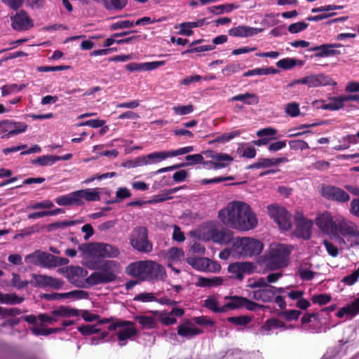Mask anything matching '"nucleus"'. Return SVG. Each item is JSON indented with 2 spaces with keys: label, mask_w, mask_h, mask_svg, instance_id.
Returning <instances> with one entry per match:
<instances>
[{
  "label": "nucleus",
  "mask_w": 359,
  "mask_h": 359,
  "mask_svg": "<svg viewBox=\"0 0 359 359\" xmlns=\"http://www.w3.org/2000/svg\"><path fill=\"white\" fill-rule=\"evenodd\" d=\"M218 217L225 226L243 231L255 229L258 223L251 207L239 201L229 203L218 212Z\"/></svg>",
  "instance_id": "obj_1"
},
{
  "label": "nucleus",
  "mask_w": 359,
  "mask_h": 359,
  "mask_svg": "<svg viewBox=\"0 0 359 359\" xmlns=\"http://www.w3.org/2000/svg\"><path fill=\"white\" fill-rule=\"evenodd\" d=\"M126 273L141 282L163 280L166 277L164 267L151 260L132 262L126 268Z\"/></svg>",
  "instance_id": "obj_2"
},
{
  "label": "nucleus",
  "mask_w": 359,
  "mask_h": 359,
  "mask_svg": "<svg viewBox=\"0 0 359 359\" xmlns=\"http://www.w3.org/2000/svg\"><path fill=\"white\" fill-rule=\"evenodd\" d=\"M290 250L283 244H272L268 250L259 257L258 264L269 271L277 270L288 265Z\"/></svg>",
  "instance_id": "obj_3"
},
{
  "label": "nucleus",
  "mask_w": 359,
  "mask_h": 359,
  "mask_svg": "<svg viewBox=\"0 0 359 359\" xmlns=\"http://www.w3.org/2000/svg\"><path fill=\"white\" fill-rule=\"evenodd\" d=\"M130 243L137 251L149 253L153 250V244L148 238V229L145 226L135 227L130 236Z\"/></svg>",
  "instance_id": "obj_4"
},
{
  "label": "nucleus",
  "mask_w": 359,
  "mask_h": 359,
  "mask_svg": "<svg viewBox=\"0 0 359 359\" xmlns=\"http://www.w3.org/2000/svg\"><path fill=\"white\" fill-rule=\"evenodd\" d=\"M233 245L236 249H241L238 252L243 257L258 255L264 248L262 242L249 237L237 238Z\"/></svg>",
  "instance_id": "obj_5"
},
{
  "label": "nucleus",
  "mask_w": 359,
  "mask_h": 359,
  "mask_svg": "<svg viewBox=\"0 0 359 359\" xmlns=\"http://www.w3.org/2000/svg\"><path fill=\"white\" fill-rule=\"evenodd\" d=\"M116 267L114 261L107 260L104 262L100 266L102 271L93 272L86 279V282L89 285H94L99 283H107L115 280L116 275L114 269Z\"/></svg>",
  "instance_id": "obj_6"
},
{
  "label": "nucleus",
  "mask_w": 359,
  "mask_h": 359,
  "mask_svg": "<svg viewBox=\"0 0 359 359\" xmlns=\"http://www.w3.org/2000/svg\"><path fill=\"white\" fill-rule=\"evenodd\" d=\"M269 215L283 230H289L292 227L290 215L283 207L268 206Z\"/></svg>",
  "instance_id": "obj_7"
},
{
  "label": "nucleus",
  "mask_w": 359,
  "mask_h": 359,
  "mask_svg": "<svg viewBox=\"0 0 359 359\" xmlns=\"http://www.w3.org/2000/svg\"><path fill=\"white\" fill-rule=\"evenodd\" d=\"M135 323L132 321L118 320L112 322L108 327L109 330H114L118 327H123L117 333L119 341H123L137 334V330L134 327Z\"/></svg>",
  "instance_id": "obj_8"
},
{
  "label": "nucleus",
  "mask_w": 359,
  "mask_h": 359,
  "mask_svg": "<svg viewBox=\"0 0 359 359\" xmlns=\"http://www.w3.org/2000/svg\"><path fill=\"white\" fill-rule=\"evenodd\" d=\"M187 262L194 269L208 272H217L220 270V264L205 257H187Z\"/></svg>",
  "instance_id": "obj_9"
},
{
  "label": "nucleus",
  "mask_w": 359,
  "mask_h": 359,
  "mask_svg": "<svg viewBox=\"0 0 359 359\" xmlns=\"http://www.w3.org/2000/svg\"><path fill=\"white\" fill-rule=\"evenodd\" d=\"M330 79L324 74H315L297 79L287 84V88H292L296 84H305L309 88L325 86L330 84Z\"/></svg>",
  "instance_id": "obj_10"
},
{
  "label": "nucleus",
  "mask_w": 359,
  "mask_h": 359,
  "mask_svg": "<svg viewBox=\"0 0 359 359\" xmlns=\"http://www.w3.org/2000/svg\"><path fill=\"white\" fill-rule=\"evenodd\" d=\"M11 27L16 31H26L34 27V22L24 10L11 17Z\"/></svg>",
  "instance_id": "obj_11"
},
{
  "label": "nucleus",
  "mask_w": 359,
  "mask_h": 359,
  "mask_svg": "<svg viewBox=\"0 0 359 359\" xmlns=\"http://www.w3.org/2000/svg\"><path fill=\"white\" fill-rule=\"evenodd\" d=\"M322 196L328 200L339 203H346L350 200V196L348 193L342 189L332 185L323 187Z\"/></svg>",
  "instance_id": "obj_12"
},
{
  "label": "nucleus",
  "mask_w": 359,
  "mask_h": 359,
  "mask_svg": "<svg viewBox=\"0 0 359 359\" xmlns=\"http://www.w3.org/2000/svg\"><path fill=\"white\" fill-rule=\"evenodd\" d=\"M295 235L304 240L309 239L311 236L313 222L306 219L302 214L297 213L295 216Z\"/></svg>",
  "instance_id": "obj_13"
},
{
  "label": "nucleus",
  "mask_w": 359,
  "mask_h": 359,
  "mask_svg": "<svg viewBox=\"0 0 359 359\" xmlns=\"http://www.w3.org/2000/svg\"><path fill=\"white\" fill-rule=\"evenodd\" d=\"M319 229L328 235L334 236L336 232L337 219L334 220L330 212H324L319 215L316 220Z\"/></svg>",
  "instance_id": "obj_14"
},
{
  "label": "nucleus",
  "mask_w": 359,
  "mask_h": 359,
  "mask_svg": "<svg viewBox=\"0 0 359 359\" xmlns=\"http://www.w3.org/2000/svg\"><path fill=\"white\" fill-rule=\"evenodd\" d=\"M282 276L280 273H273L267 276L266 281L264 278H259L258 280L255 281L253 283L250 284L252 287H259L256 292H283L282 288L276 289L271 287L267 283H274Z\"/></svg>",
  "instance_id": "obj_15"
},
{
  "label": "nucleus",
  "mask_w": 359,
  "mask_h": 359,
  "mask_svg": "<svg viewBox=\"0 0 359 359\" xmlns=\"http://www.w3.org/2000/svg\"><path fill=\"white\" fill-rule=\"evenodd\" d=\"M228 271L234 278L242 280L245 273L253 272V264L250 262H234L229 265Z\"/></svg>",
  "instance_id": "obj_16"
},
{
  "label": "nucleus",
  "mask_w": 359,
  "mask_h": 359,
  "mask_svg": "<svg viewBox=\"0 0 359 359\" xmlns=\"http://www.w3.org/2000/svg\"><path fill=\"white\" fill-rule=\"evenodd\" d=\"M342 6H336V5H327L320 7L313 8L311 9V12L313 13H323L321 14L314 15V16H309L306 18L309 21H314V22H318L320 20H323L324 19H327L330 17H332L334 15L335 13H330L331 11L337 9H341L342 8Z\"/></svg>",
  "instance_id": "obj_17"
},
{
  "label": "nucleus",
  "mask_w": 359,
  "mask_h": 359,
  "mask_svg": "<svg viewBox=\"0 0 359 359\" xmlns=\"http://www.w3.org/2000/svg\"><path fill=\"white\" fill-rule=\"evenodd\" d=\"M357 228L356 225L351 221L344 218L337 219L336 232L333 236L341 235L344 237L351 238Z\"/></svg>",
  "instance_id": "obj_18"
},
{
  "label": "nucleus",
  "mask_w": 359,
  "mask_h": 359,
  "mask_svg": "<svg viewBox=\"0 0 359 359\" xmlns=\"http://www.w3.org/2000/svg\"><path fill=\"white\" fill-rule=\"evenodd\" d=\"M33 278L34 284L41 287L49 286L53 289L59 290L64 284L63 281L48 276L33 274Z\"/></svg>",
  "instance_id": "obj_19"
},
{
  "label": "nucleus",
  "mask_w": 359,
  "mask_h": 359,
  "mask_svg": "<svg viewBox=\"0 0 359 359\" xmlns=\"http://www.w3.org/2000/svg\"><path fill=\"white\" fill-rule=\"evenodd\" d=\"M66 277L72 283L79 285L81 278H85L88 271L79 266H70L65 269Z\"/></svg>",
  "instance_id": "obj_20"
},
{
  "label": "nucleus",
  "mask_w": 359,
  "mask_h": 359,
  "mask_svg": "<svg viewBox=\"0 0 359 359\" xmlns=\"http://www.w3.org/2000/svg\"><path fill=\"white\" fill-rule=\"evenodd\" d=\"M262 29L240 25L229 30V34L236 37H249L258 34Z\"/></svg>",
  "instance_id": "obj_21"
},
{
  "label": "nucleus",
  "mask_w": 359,
  "mask_h": 359,
  "mask_svg": "<svg viewBox=\"0 0 359 359\" xmlns=\"http://www.w3.org/2000/svg\"><path fill=\"white\" fill-rule=\"evenodd\" d=\"M359 313V298L354 299L343 307L340 308L337 313L338 318H343L346 316L352 318Z\"/></svg>",
  "instance_id": "obj_22"
},
{
  "label": "nucleus",
  "mask_w": 359,
  "mask_h": 359,
  "mask_svg": "<svg viewBox=\"0 0 359 359\" xmlns=\"http://www.w3.org/2000/svg\"><path fill=\"white\" fill-rule=\"evenodd\" d=\"M89 293H41V298L48 301L62 299H88Z\"/></svg>",
  "instance_id": "obj_23"
},
{
  "label": "nucleus",
  "mask_w": 359,
  "mask_h": 359,
  "mask_svg": "<svg viewBox=\"0 0 359 359\" xmlns=\"http://www.w3.org/2000/svg\"><path fill=\"white\" fill-rule=\"evenodd\" d=\"M27 128V125L23 122H15L6 120L4 131H8V133L4 135L2 138H9L11 136L23 133Z\"/></svg>",
  "instance_id": "obj_24"
},
{
  "label": "nucleus",
  "mask_w": 359,
  "mask_h": 359,
  "mask_svg": "<svg viewBox=\"0 0 359 359\" xmlns=\"http://www.w3.org/2000/svg\"><path fill=\"white\" fill-rule=\"evenodd\" d=\"M77 200H78V205H81L83 204L82 199L84 198L87 201H100V193L97 191V189H81L76 191Z\"/></svg>",
  "instance_id": "obj_25"
},
{
  "label": "nucleus",
  "mask_w": 359,
  "mask_h": 359,
  "mask_svg": "<svg viewBox=\"0 0 359 359\" xmlns=\"http://www.w3.org/2000/svg\"><path fill=\"white\" fill-rule=\"evenodd\" d=\"M233 232L229 229L216 230L212 233V240L216 243L227 245L233 241Z\"/></svg>",
  "instance_id": "obj_26"
},
{
  "label": "nucleus",
  "mask_w": 359,
  "mask_h": 359,
  "mask_svg": "<svg viewBox=\"0 0 359 359\" xmlns=\"http://www.w3.org/2000/svg\"><path fill=\"white\" fill-rule=\"evenodd\" d=\"M224 299L229 300V302L222 306V311H224V313L229 310H235L243 307L245 302H247V298L239 296H227Z\"/></svg>",
  "instance_id": "obj_27"
},
{
  "label": "nucleus",
  "mask_w": 359,
  "mask_h": 359,
  "mask_svg": "<svg viewBox=\"0 0 359 359\" xmlns=\"http://www.w3.org/2000/svg\"><path fill=\"white\" fill-rule=\"evenodd\" d=\"M95 250L101 257H116L119 255L116 248L107 243H97Z\"/></svg>",
  "instance_id": "obj_28"
},
{
  "label": "nucleus",
  "mask_w": 359,
  "mask_h": 359,
  "mask_svg": "<svg viewBox=\"0 0 359 359\" xmlns=\"http://www.w3.org/2000/svg\"><path fill=\"white\" fill-rule=\"evenodd\" d=\"M231 101H241L248 105H255L259 102V97L255 93H245L232 97Z\"/></svg>",
  "instance_id": "obj_29"
},
{
  "label": "nucleus",
  "mask_w": 359,
  "mask_h": 359,
  "mask_svg": "<svg viewBox=\"0 0 359 359\" xmlns=\"http://www.w3.org/2000/svg\"><path fill=\"white\" fill-rule=\"evenodd\" d=\"M312 265L309 262H302L297 269V274L303 280H311L315 277V272L311 268Z\"/></svg>",
  "instance_id": "obj_30"
},
{
  "label": "nucleus",
  "mask_w": 359,
  "mask_h": 359,
  "mask_svg": "<svg viewBox=\"0 0 359 359\" xmlns=\"http://www.w3.org/2000/svg\"><path fill=\"white\" fill-rule=\"evenodd\" d=\"M55 201L57 205L62 206H68L72 205H78V200L76 191L67 195L60 196L57 197Z\"/></svg>",
  "instance_id": "obj_31"
},
{
  "label": "nucleus",
  "mask_w": 359,
  "mask_h": 359,
  "mask_svg": "<svg viewBox=\"0 0 359 359\" xmlns=\"http://www.w3.org/2000/svg\"><path fill=\"white\" fill-rule=\"evenodd\" d=\"M202 333V330L198 327H190L186 325H180L177 327V334L187 339H191L193 337Z\"/></svg>",
  "instance_id": "obj_32"
},
{
  "label": "nucleus",
  "mask_w": 359,
  "mask_h": 359,
  "mask_svg": "<svg viewBox=\"0 0 359 359\" xmlns=\"http://www.w3.org/2000/svg\"><path fill=\"white\" fill-rule=\"evenodd\" d=\"M346 102L344 95L334 97L331 98V102L322 106V109L330 111L341 109L344 106Z\"/></svg>",
  "instance_id": "obj_33"
},
{
  "label": "nucleus",
  "mask_w": 359,
  "mask_h": 359,
  "mask_svg": "<svg viewBox=\"0 0 359 359\" xmlns=\"http://www.w3.org/2000/svg\"><path fill=\"white\" fill-rule=\"evenodd\" d=\"M304 64V62L303 60H298L292 57H285L280 60L276 62V65L278 67L285 70L290 69L297 65L299 67H302Z\"/></svg>",
  "instance_id": "obj_34"
},
{
  "label": "nucleus",
  "mask_w": 359,
  "mask_h": 359,
  "mask_svg": "<svg viewBox=\"0 0 359 359\" xmlns=\"http://www.w3.org/2000/svg\"><path fill=\"white\" fill-rule=\"evenodd\" d=\"M135 319L140 323L142 329H152L156 327V321L154 316H135Z\"/></svg>",
  "instance_id": "obj_35"
},
{
  "label": "nucleus",
  "mask_w": 359,
  "mask_h": 359,
  "mask_svg": "<svg viewBox=\"0 0 359 359\" xmlns=\"http://www.w3.org/2000/svg\"><path fill=\"white\" fill-rule=\"evenodd\" d=\"M58 161L57 156L54 155H44L37 157L36 159L32 160L31 163L34 165H39L41 166L52 165Z\"/></svg>",
  "instance_id": "obj_36"
},
{
  "label": "nucleus",
  "mask_w": 359,
  "mask_h": 359,
  "mask_svg": "<svg viewBox=\"0 0 359 359\" xmlns=\"http://www.w3.org/2000/svg\"><path fill=\"white\" fill-rule=\"evenodd\" d=\"M128 4V0H104V7L108 11H121Z\"/></svg>",
  "instance_id": "obj_37"
},
{
  "label": "nucleus",
  "mask_w": 359,
  "mask_h": 359,
  "mask_svg": "<svg viewBox=\"0 0 359 359\" xmlns=\"http://www.w3.org/2000/svg\"><path fill=\"white\" fill-rule=\"evenodd\" d=\"M209 156L215 160L217 163L222 165V168L227 167L233 161L231 156L224 153H212Z\"/></svg>",
  "instance_id": "obj_38"
},
{
  "label": "nucleus",
  "mask_w": 359,
  "mask_h": 359,
  "mask_svg": "<svg viewBox=\"0 0 359 359\" xmlns=\"http://www.w3.org/2000/svg\"><path fill=\"white\" fill-rule=\"evenodd\" d=\"M24 300L23 297L15 295V293H0V303L6 304H18Z\"/></svg>",
  "instance_id": "obj_39"
},
{
  "label": "nucleus",
  "mask_w": 359,
  "mask_h": 359,
  "mask_svg": "<svg viewBox=\"0 0 359 359\" xmlns=\"http://www.w3.org/2000/svg\"><path fill=\"white\" fill-rule=\"evenodd\" d=\"M170 157H172L170 151L153 152L147 155L148 161H151V164L156 163Z\"/></svg>",
  "instance_id": "obj_40"
},
{
  "label": "nucleus",
  "mask_w": 359,
  "mask_h": 359,
  "mask_svg": "<svg viewBox=\"0 0 359 359\" xmlns=\"http://www.w3.org/2000/svg\"><path fill=\"white\" fill-rule=\"evenodd\" d=\"M43 251L35 250L33 253L27 255L25 260L27 263L35 266H42Z\"/></svg>",
  "instance_id": "obj_41"
},
{
  "label": "nucleus",
  "mask_w": 359,
  "mask_h": 359,
  "mask_svg": "<svg viewBox=\"0 0 359 359\" xmlns=\"http://www.w3.org/2000/svg\"><path fill=\"white\" fill-rule=\"evenodd\" d=\"M79 310L75 309H69L65 306H60L57 309L52 311V314L55 316L70 317L79 316Z\"/></svg>",
  "instance_id": "obj_42"
},
{
  "label": "nucleus",
  "mask_w": 359,
  "mask_h": 359,
  "mask_svg": "<svg viewBox=\"0 0 359 359\" xmlns=\"http://www.w3.org/2000/svg\"><path fill=\"white\" fill-rule=\"evenodd\" d=\"M236 8H237V6L233 4L213 6L208 8L209 11L211 13L216 15L222 14L224 13H229Z\"/></svg>",
  "instance_id": "obj_43"
},
{
  "label": "nucleus",
  "mask_w": 359,
  "mask_h": 359,
  "mask_svg": "<svg viewBox=\"0 0 359 359\" xmlns=\"http://www.w3.org/2000/svg\"><path fill=\"white\" fill-rule=\"evenodd\" d=\"M241 134V130H233L230 133H224L219 136H217L215 140H212L210 143L214 142H221L225 143L227 142L234 137H238Z\"/></svg>",
  "instance_id": "obj_44"
},
{
  "label": "nucleus",
  "mask_w": 359,
  "mask_h": 359,
  "mask_svg": "<svg viewBox=\"0 0 359 359\" xmlns=\"http://www.w3.org/2000/svg\"><path fill=\"white\" fill-rule=\"evenodd\" d=\"M274 165L273 158H260L257 162L249 165L247 169L266 168Z\"/></svg>",
  "instance_id": "obj_45"
},
{
  "label": "nucleus",
  "mask_w": 359,
  "mask_h": 359,
  "mask_svg": "<svg viewBox=\"0 0 359 359\" xmlns=\"http://www.w3.org/2000/svg\"><path fill=\"white\" fill-rule=\"evenodd\" d=\"M303 294L304 293H288V296L291 299H297L296 304L297 307L301 309H306L310 306V302L302 298Z\"/></svg>",
  "instance_id": "obj_46"
},
{
  "label": "nucleus",
  "mask_w": 359,
  "mask_h": 359,
  "mask_svg": "<svg viewBox=\"0 0 359 359\" xmlns=\"http://www.w3.org/2000/svg\"><path fill=\"white\" fill-rule=\"evenodd\" d=\"M181 188L175 187L170 189H165L162 191L161 194L155 196L154 201L157 203L163 202L166 200L171 199L172 197L170 196L171 194H175Z\"/></svg>",
  "instance_id": "obj_47"
},
{
  "label": "nucleus",
  "mask_w": 359,
  "mask_h": 359,
  "mask_svg": "<svg viewBox=\"0 0 359 359\" xmlns=\"http://www.w3.org/2000/svg\"><path fill=\"white\" fill-rule=\"evenodd\" d=\"M223 280L219 277H214L212 278H201L199 279V285L203 287L217 286L222 284Z\"/></svg>",
  "instance_id": "obj_48"
},
{
  "label": "nucleus",
  "mask_w": 359,
  "mask_h": 359,
  "mask_svg": "<svg viewBox=\"0 0 359 359\" xmlns=\"http://www.w3.org/2000/svg\"><path fill=\"white\" fill-rule=\"evenodd\" d=\"M203 306L213 312L224 313V311H222V306H219L218 302L212 297L208 298L205 301Z\"/></svg>",
  "instance_id": "obj_49"
},
{
  "label": "nucleus",
  "mask_w": 359,
  "mask_h": 359,
  "mask_svg": "<svg viewBox=\"0 0 359 359\" xmlns=\"http://www.w3.org/2000/svg\"><path fill=\"white\" fill-rule=\"evenodd\" d=\"M172 110L176 115H187L192 113L194 110L193 104L174 106Z\"/></svg>",
  "instance_id": "obj_50"
},
{
  "label": "nucleus",
  "mask_w": 359,
  "mask_h": 359,
  "mask_svg": "<svg viewBox=\"0 0 359 359\" xmlns=\"http://www.w3.org/2000/svg\"><path fill=\"white\" fill-rule=\"evenodd\" d=\"M42 267L46 268H51L55 267V259L56 256L43 252V259H42Z\"/></svg>",
  "instance_id": "obj_51"
},
{
  "label": "nucleus",
  "mask_w": 359,
  "mask_h": 359,
  "mask_svg": "<svg viewBox=\"0 0 359 359\" xmlns=\"http://www.w3.org/2000/svg\"><path fill=\"white\" fill-rule=\"evenodd\" d=\"M251 320V318L247 316L229 317L227 318L228 322L233 323L236 325H246L248 323H250Z\"/></svg>",
  "instance_id": "obj_52"
},
{
  "label": "nucleus",
  "mask_w": 359,
  "mask_h": 359,
  "mask_svg": "<svg viewBox=\"0 0 359 359\" xmlns=\"http://www.w3.org/2000/svg\"><path fill=\"white\" fill-rule=\"evenodd\" d=\"M78 330L83 335H90L100 332V329L97 325H84L78 327Z\"/></svg>",
  "instance_id": "obj_53"
},
{
  "label": "nucleus",
  "mask_w": 359,
  "mask_h": 359,
  "mask_svg": "<svg viewBox=\"0 0 359 359\" xmlns=\"http://www.w3.org/2000/svg\"><path fill=\"white\" fill-rule=\"evenodd\" d=\"M63 330V328H39V327H33L32 328V332L35 335H43L48 336L53 333H56L60 332Z\"/></svg>",
  "instance_id": "obj_54"
},
{
  "label": "nucleus",
  "mask_w": 359,
  "mask_h": 359,
  "mask_svg": "<svg viewBox=\"0 0 359 359\" xmlns=\"http://www.w3.org/2000/svg\"><path fill=\"white\" fill-rule=\"evenodd\" d=\"M285 109L286 114L291 117H297L300 113L299 104L295 102L287 104Z\"/></svg>",
  "instance_id": "obj_55"
},
{
  "label": "nucleus",
  "mask_w": 359,
  "mask_h": 359,
  "mask_svg": "<svg viewBox=\"0 0 359 359\" xmlns=\"http://www.w3.org/2000/svg\"><path fill=\"white\" fill-rule=\"evenodd\" d=\"M23 88L22 86H18L17 84L4 85L1 87L2 96H6L11 93L19 92Z\"/></svg>",
  "instance_id": "obj_56"
},
{
  "label": "nucleus",
  "mask_w": 359,
  "mask_h": 359,
  "mask_svg": "<svg viewBox=\"0 0 359 359\" xmlns=\"http://www.w3.org/2000/svg\"><path fill=\"white\" fill-rule=\"evenodd\" d=\"M105 121L101 119H90L86 121H83L76 124V126H90L93 128H97L102 127L105 124Z\"/></svg>",
  "instance_id": "obj_57"
},
{
  "label": "nucleus",
  "mask_w": 359,
  "mask_h": 359,
  "mask_svg": "<svg viewBox=\"0 0 359 359\" xmlns=\"http://www.w3.org/2000/svg\"><path fill=\"white\" fill-rule=\"evenodd\" d=\"M289 146L292 150H305L309 149L308 143L302 140H290L288 142Z\"/></svg>",
  "instance_id": "obj_58"
},
{
  "label": "nucleus",
  "mask_w": 359,
  "mask_h": 359,
  "mask_svg": "<svg viewBox=\"0 0 359 359\" xmlns=\"http://www.w3.org/2000/svg\"><path fill=\"white\" fill-rule=\"evenodd\" d=\"M134 27V22L130 20H121L112 23L109 26L110 30H116L121 29L130 28Z\"/></svg>",
  "instance_id": "obj_59"
},
{
  "label": "nucleus",
  "mask_w": 359,
  "mask_h": 359,
  "mask_svg": "<svg viewBox=\"0 0 359 359\" xmlns=\"http://www.w3.org/2000/svg\"><path fill=\"white\" fill-rule=\"evenodd\" d=\"M309 25L304 22H298L292 23L288 27V32L291 34H297L305 30Z\"/></svg>",
  "instance_id": "obj_60"
},
{
  "label": "nucleus",
  "mask_w": 359,
  "mask_h": 359,
  "mask_svg": "<svg viewBox=\"0 0 359 359\" xmlns=\"http://www.w3.org/2000/svg\"><path fill=\"white\" fill-rule=\"evenodd\" d=\"M29 284L27 280H22L19 274H13L12 285L18 290L23 289Z\"/></svg>",
  "instance_id": "obj_61"
},
{
  "label": "nucleus",
  "mask_w": 359,
  "mask_h": 359,
  "mask_svg": "<svg viewBox=\"0 0 359 359\" xmlns=\"http://www.w3.org/2000/svg\"><path fill=\"white\" fill-rule=\"evenodd\" d=\"M185 159L188 161L184 163L185 166L203 163V156L200 154L187 155Z\"/></svg>",
  "instance_id": "obj_62"
},
{
  "label": "nucleus",
  "mask_w": 359,
  "mask_h": 359,
  "mask_svg": "<svg viewBox=\"0 0 359 359\" xmlns=\"http://www.w3.org/2000/svg\"><path fill=\"white\" fill-rule=\"evenodd\" d=\"M168 257L175 261L180 260L184 255V251L182 249L178 248H171L168 250Z\"/></svg>",
  "instance_id": "obj_63"
},
{
  "label": "nucleus",
  "mask_w": 359,
  "mask_h": 359,
  "mask_svg": "<svg viewBox=\"0 0 359 359\" xmlns=\"http://www.w3.org/2000/svg\"><path fill=\"white\" fill-rule=\"evenodd\" d=\"M54 207L53 203L50 200H44L41 202H37L32 204L29 206L30 209L38 210V209H49Z\"/></svg>",
  "instance_id": "obj_64"
}]
</instances>
